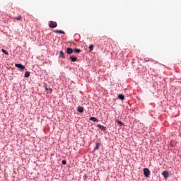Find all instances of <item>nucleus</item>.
<instances>
[{
    "label": "nucleus",
    "instance_id": "obj_9",
    "mask_svg": "<svg viewBox=\"0 0 181 181\" xmlns=\"http://www.w3.org/2000/svg\"><path fill=\"white\" fill-rule=\"evenodd\" d=\"M69 59L72 62H77V57H76V56H74V55L70 56Z\"/></svg>",
    "mask_w": 181,
    "mask_h": 181
},
{
    "label": "nucleus",
    "instance_id": "obj_21",
    "mask_svg": "<svg viewBox=\"0 0 181 181\" xmlns=\"http://www.w3.org/2000/svg\"><path fill=\"white\" fill-rule=\"evenodd\" d=\"M49 91L52 92V88L49 89Z\"/></svg>",
    "mask_w": 181,
    "mask_h": 181
},
{
    "label": "nucleus",
    "instance_id": "obj_17",
    "mask_svg": "<svg viewBox=\"0 0 181 181\" xmlns=\"http://www.w3.org/2000/svg\"><path fill=\"white\" fill-rule=\"evenodd\" d=\"M15 19H16V21H22V16H18V17H16Z\"/></svg>",
    "mask_w": 181,
    "mask_h": 181
},
{
    "label": "nucleus",
    "instance_id": "obj_7",
    "mask_svg": "<svg viewBox=\"0 0 181 181\" xmlns=\"http://www.w3.org/2000/svg\"><path fill=\"white\" fill-rule=\"evenodd\" d=\"M54 33H59V34H60V35H64V31H63V30H54Z\"/></svg>",
    "mask_w": 181,
    "mask_h": 181
},
{
    "label": "nucleus",
    "instance_id": "obj_12",
    "mask_svg": "<svg viewBox=\"0 0 181 181\" xmlns=\"http://www.w3.org/2000/svg\"><path fill=\"white\" fill-rule=\"evenodd\" d=\"M1 52H2V53H4V54H6V56H9V53H8L6 50L2 49H1Z\"/></svg>",
    "mask_w": 181,
    "mask_h": 181
},
{
    "label": "nucleus",
    "instance_id": "obj_18",
    "mask_svg": "<svg viewBox=\"0 0 181 181\" xmlns=\"http://www.w3.org/2000/svg\"><path fill=\"white\" fill-rule=\"evenodd\" d=\"M89 49H90V52H92L93 49H94V45H90L89 46Z\"/></svg>",
    "mask_w": 181,
    "mask_h": 181
},
{
    "label": "nucleus",
    "instance_id": "obj_14",
    "mask_svg": "<svg viewBox=\"0 0 181 181\" xmlns=\"http://www.w3.org/2000/svg\"><path fill=\"white\" fill-rule=\"evenodd\" d=\"M29 76H30V72L25 71L24 77L28 78V77H29Z\"/></svg>",
    "mask_w": 181,
    "mask_h": 181
},
{
    "label": "nucleus",
    "instance_id": "obj_4",
    "mask_svg": "<svg viewBox=\"0 0 181 181\" xmlns=\"http://www.w3.org/2000/svg\"><path fill=\"white\" fill-rule=\"evenodd\" d=\"M162 175H163L164 179H168V177H169V171L165 170L162 173Z\"/></svg>",
    "mask_w": 181,
    "mask_h": 181
},
{
    "label": "nucleus",
    "instance_id": "obj_8",
    "mask_svg": "<svg viewBox=\"0 0 181 181\" xmlns=\"http://www.w3.org/2000/svg\"><path fill=\"white\" fill-rule=\"evenodd\" d=\"M73 52H74V49H73L71 48H66V53L68 54H71L73 53Z\"/></svg>",
    "mask_w": 181,
    "mask_h": 181
},
{
    "label": "nucleus",
    "instance_id": "obj_3",
    "mask_svg": "<svg viewBox=\"0 0 181 181\" xmlns=\"http://www.w3.org/2000/svg\"><path fill=\"white\" fill-rule=\"evenodd\" d=\"M15 66L17 67L20 71H23L25 69V66L22 64H15Z\"/></svg>",
    "mask_w": 181,
    "mask_h": 181
},
{
    "label": "nucleus",
    "instance_id": "obj_10",
    "mask_svg": "<svg viewBox=\"0 0 181 181\" xmlns=\"http://www.w3.org/2000/svg\"><path fill=\"white\" fill-rule=\"evenodd\" d=\"M59 58L66 59V56L64 55V52H63V51H60Z\"/></svg>",
    "mask_w": 181,
    "mask_h": 181
},
{
    "label": "nucleus",
    "instance_id": "obj_1",
    "mask_svg": "<svg viewBox=\"0 0 181 181\" xmlns=\"http://www.w3.org/2000/svg\"><path fill=\"white\" fill-rule=\"evenodd\" d=\"M143 172L145 177H149V176H151V171L149 170V169L144 168Z\"/></svg>",
    "mask_w": 181,
    "mask_h": 181
},
{
    "label": "nucleus",
    "instance_id": "obj_13",
    "mask_svg": "<svg viewBox=\"0 0 181 181\" xmlns=\"http://www.w3.org/2000/svg\"><path fill=\"white\" fill-rule=\"evenodd\" d=\"M118 98H119V100H124L125 97L124 96V95L119 94V95H118Z\"/></svg>",
    "mask_w": 181,
    "mask_h": 181
},
{
    "label": "nucleus",
    "instance_id": "obj_5",
    "mask_svg": "<svg viewBox=\"0 0 181 181\" xmlns=\"http://www.w3.org/2000/svg\"><path fill=\"white\" fill-rule=\"evenodd\" d=\"M77 111L81 114V112H84V107L83 106H78L77 107Z\"/></svg>",
    "mask_w": 181,
    "mask_h": 181
},
{
    "label": "nucleus",
    "instance_id": "obj_15",
    "mask_svg": "<svg viewBox=\"0 0 181 181\" xmlns=\"http://www.w3.org/2000/svg\"><path fill=\"white\" fill-rule=\"evenodd\" d=\"M117 123L118 124V125H119L120 127H122L124 125V122L119 121V120H117Z\"/></svg>",
    "mask_w": 181,
    "mask_h": 181
},
{
    "label": "nucleus",
    "instance_id": "obj_16",
    "mask_svg": "<svg viewBox=\"0 0 181 181\" xmlns=\"http://www.w3.org/2000/svg\"><path fill=\"white\" fill-rule=\"evenodd\" d=\"M74 51H75L76 53H81V49H77V48H75V49H74Z\"/></svg>",
    "mask_w": 181,
    "mask_h": 181
},
{
    "label": "nucleus",
    "instance_id": "obj_6",
    "mask_svg": "<svg viewBox=\"0 0 181 181\" xmlns=\"http://www.w3.org/2000/svg\"><path fill=\"white\" fill-rule=\"evenodd\" d=\"M97 127H98V128H99V129H101L102 131H105V129H107L105 127H104L100 124H97Z\"/></svg>",
    "mask_w": 181,
    "mask_h": 181
},
{
    "label": "nucleus",
    "instance_id": "obj_2",
    "mask_svg": "<svg viewBox=\"0 0 181 181\" xmlns=\"http://www.w3.org/2000/svg\"><path fill=\"white\" fill-rule=\"evenodd\" d=\"M49 27L51 29H54V28H57V23L56 21H50L49 23Z\"/></svg>",
    "mask_w": 181,
    "mask_h": 181
},
{
    "label": "nucleus",
    "instance_id": "obj_11",
    "mask_svg": "<svg viewBox=\"0 0 181 181\" xmlns=\"http://www.w3.org/2000/svg\"><path fill=\"white\" fill-rule=\"evenodd\" d=\"M90 121H93L94 122H98V119H97L96 117H90Z\"/></svg>",
    "mask_w": 181,
    "mask_h": 181
},
{
    "label": "nucleus",
    "instance_id": "obj_20",
    "mask_svg": "<svg viewBox=\"0 0 181 181\" xmlns=\"http://www.w3.org/2000/svg\"><path fill=\"white\" fill-rule=\"evenodd\" d=\"M99 146H100V144L96 143L95 149H98Z\"/></svg>",
    "mask_w": 181,
    "mask_h": 181
},
{
    "label": "nucleus",
    "instance_id": "obj_19",
    "mask_svg": "<svg viewBox=\"0 0 181 181\" xmlns=\"http://www.w3.org/2000/svg\"><path fill=\"white\" fill-rule=\"evenodd\" d=\"M62 163L63 165H66V164L67 163V161H66V160H63L62 161Z\"/></svg>",
    "mask_w": 181,
    "mask_h": 181
}]
</instances>
